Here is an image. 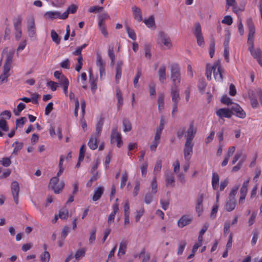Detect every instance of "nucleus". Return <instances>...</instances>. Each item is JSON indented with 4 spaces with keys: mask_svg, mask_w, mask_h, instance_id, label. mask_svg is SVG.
I'll return each instance as SVG.
<instances>
[{
    "mask_svg": "<svg viewBox=\"0 0 262 262\" xmlns=\"http://www.w3.org/2000/svg\"><path fill=\"white\" fill-rule=\"evenodd\" d=\"M247 24L249 29L247 40V43L249 46L248 50L252 56L257 60L259 64L262 67V53L258 49L254 50V35L255 28L251 18L247 19Z\"/></svg>",
    "mask_w": 262,
    "mask_h": 262,
    "instance_id": "1",
    "label": "nucleus"
},
{
    "mask_svg": "<svg viewBox=\"0 0 262 262\" xmlns=\"http://www.w3.org/2000/svg\"><path fill=\"white\" fill-rule=\"evenodd\" d=\"M212 72L216 81H222V69L219 60L213 64L208 63L206 65L205 74L208 80H211Z\"/></svg>",
    "mask_w": 262,
    "mask_h": 262,
    "instance_id": "2",
    "label": "nucleus"
},
{
    "mask_svg": "<svg viewBox=\"0 0 262 262\" xmlns=\"http://www.w3.org/2000/svg\"><path fill=\"white\" fill-rule=\"evenodd\" d=\"M27 32L31 39H36L37 37V27L34 16H30L26 19Z\"/></svg>",
    "mask_w": 262,
    "mask_h": 262,
    "instance_id": "3",
    "label": "nucleus"
},
{
    "mask_svg": "<svg viewBox=\"0 0 262 262\" xmlns=\"http://www.w3.org/2000/svg\"><path fill=\"white\" fill-rule=\"evenodd\" d=\"M248 96L251 105L253 108H255L258 105L257 98L259 99L262 106V91L260 89H258L255 90H249L248 92Z\"/></svg>",
    "mask_w": 262,
    "mask_h": 262,
    "instance_id": "4",
    "label": "nucleus"
},
{
    "mask_svg": "<svg viewBox=\"0 0 262 262\" xmlns=\"http://www.w3.org/2000/svg\"><path fill=\"white\" fill-rule=\"evenodd\" d=\"M171 78L173 86L178 87L181 82L180 67L177 64H173L171 66Z\"/></svg>",
    "mask_w": 262,
    "mask_h": 262,
    "instance_id": "5",
    "label": "nucleus"
},
{
    "mask_svg": "<svg viewBox=\"0 0 262 262\" xmlns=\"http://www.w3.org/2000/svg\"><path fill=\"white\" fill-rule=\"evenodd\" d=\"M157 42L165 49L169 50L172 48V43L170 37L163 32H160L158 36Z\"/></svg>",
    "mask_w": 262,
    "mask_h": 262,
    "instance_id": "6",
    "label": "nucleus"
},
{
    "mask_svg": "<svg viewBox=\"0 0 262 262\" xmlns=\"http://www.w3.org/2000/svg\"><path fill=\"white\" fill-rule=\"evenodd\" d=\"M64 186L63 181H59L57 177H53L50 180L49 187L53 190L55 193H59Z\"/></svg>",
    "mask_w": 262,
    "mask_h": 262,
    "instance_id": "7",
    "label": "nucleus"
},
{
    "mask_svg": "<svg viewBox=\"0 0 262 262\" xmlns=\"http://www.w3.org/2000/svg\"><path fill=\"white\" fill-rule=\"evenodd\" d=\"M66 15V13H61L58 11H49L44 14L43 17L47 20H53L56 19H65Z\"/></svg>",
    "mask_w": 262,
    "mask_h": 262,
    "instance_id": "8",
    "label": "nucleus"
},
{
    "mask_svg": "<svg viewBox=\"0 0 262 262\" xmlns=\"http://www.w3.org/2000/svg\"><path fill=\"white\" fill-rule=\"evenodd\" d=\"M102 123H99L96 127V133L95 135L92 136L88 142L89 147L93 150L96 149L98 147L97 138H98L101 131Z\"/></svg>",
    "mask_w": 262,
    "mask_h": 262,
    "instance_id": "9",
    "label": "nucleus"
},
{
    "mask_svg": "<svg viewBox=\"0 0 262 262\" xmlns=\"http://www.w3.org/2000/svg\"><path fill=\"white\" fill-rule=\"evenodd\" d=\"M14 51L8 50L5 49L2 53V57L5 58L6 61L4 67L10 69L11 65L12 63L13 57L14 55Z\"/></svg>",
    "mask_w": 262,
    "mask_h": 262,
    "instance_id": "10",
    "label": "nucleus"
},
{
    "mask_svg": "<svg viewBox=\"0 0 262 262\" xmlns=\"http://www.w3.org/2000/svg\"><path fill=\"white\" fill-rule=\"evenodd\" d=\"M96 64L98 67L100 78H102L105 74V62L103 61L101 55L98 53L96 56Z\"/></svg>",
    "mask_w": 262,
    "mask_h": 262,
    "instance_id": "11",
    "label": "nucleus"
},
{
    "mask_svg": "<svg viewBox=\"0 0 262 262\" xmlns=\"http://www.w3.org/2000/svg\"><path fill=\"white\" fill-rule=\"evenodd\" d=\"M111 142L113 144L116 143L118 147H120L123 144L121 135L118 132L117 128H115L112 130L111 134Z\"/></svg>",
    "mask_w": 262,
    "mask_h": 262,
    "instance_id": "12",
    "label": "nucleus"
},
{
    "mask_svg": "<svg viewBox=\"0 0 262 262\" xmlns=\"http://www.w3.org/2000/svg\"><path fill=\"white\" fill-rule=\"evenodd\" d=\"M193 144L189 141H186L184 148V157L186 161H189L191 159L193 152Z\"/></svg>",
    "mask_w": 262,
    "mask_h": 262,
    "instance_id": "13",
    "label": "nucleus"
},
{
    "mask_svg": "<svg viewBox=\"0 0 262 262\" xmlns=\"http://www.w3.org/2000/svg\"><path fill=\"white\" fill-rule=\"evenodd\" d=\"M216 115L220 119L224 118H230L233 115L231 109L228 108H221L215 112Z\"/></svg>",
    "mask_w": 262,
    "mask_h": 262,
    "instance_id": "14",
    "label": "nucleus"
},
{
    "mask_svg": "<svg viewBox=\"0 0 262 262\" xmlns=\"http://www.w3.org/2000/svg\"><path fill=\"white\" fill-rule=\"evenodd\" d=\"M196 127L194 126L193 122L189 124V126L186 132V141L192 143V140L196 133Z\"/></svg>",
    "mask_w": 262,
    "mask_h": 262,
    "instance_id": "15",
    "label": "nucleus"
},
{
    "mask_svg": "<svg viewBox=\"0 0 262 262\" xmlns=\"http://www.w3.org/2000/svg\"><path fill=\"white\" fill-rule=\"evenodd\" d=\"M170 95L172 103H178L181 99L180 89L177 86H172L170 90Z\"/></svg>",
    "mask_w": 262,
    "mask_h": 262,
    "instance_id": "16",
    "label": "nucleus"
},
{
    "mask_svg": "<svg viewBox=\"0 0 262 262\" xmlns=\"http://www.w3.org/2000/svg\"><path fill=\"white\" fill-rule=\"evenodd\" d=\"M231 109L233 112V115L235 114L236 117L242 119L246 117V113L238 104H235Z\"/></svg>",
    "mask_w": 262,
    "mask_h": 262,
    "instance_id": "17",
    "label": "nucleus"
},
{
    "mask_svg": "<svg viewBox=\"0 0 262 262\" xmlns=\"http://www.w3.org/2000/svg\"><path fill=\"white\" fill-rule=\"evenodd\" d=\"M19 191V187L18 182L16 181H13L11 184V192L14 200L16 204L18 203Z\"/></svg>",
    "mask_w": 262,
    "mask_h": 262,
    "instance_id": "18",
    "label": "nucleus"
},
{
    "mask_svg": "<svg viewBox=\"0 0 262 262\" xmlns=\"http://www.w3.org/2000/svg\"><path fill=\"white\" fill-rule=\"evenodd\" d=\"M192 218L190 215H182L178 221V226L180 228H183L190 224L192 222Z\"/></svg>",
    "mask_w": 262,
    "mask_h": 262,
    "instance_id": "19",
    "label": "nucleus"
},
{
    "mask_svg": "<svg viewBox=\"0 0 262 262\" xmlns=\"http://www.w3.org/2000/svg\"><path fill=\"white\" fill-rule=\"evenodd\" d=\"M112 208H113V211L108 215V219H107V223L109 226H110L112 223H114L115 215L119 211L118 204L117 203L114 204L112 206Z\"/></svg>",
    "mask_w": 262,
    "mask_h": 262,
    "instance_id": "20",
    "label": "nucleus"
},
{
    "mask_svg": "<svg viewBox=\"0 0 262 262\" xmlns=\"http://www.w3.org/2000/svg\"><path fill=\"white\" fill-rule=\"evenodd\" d=\"M133 14L135 19L138 22H141L143 20V16L141 9L136 6L132 8Z\"/></svg>",
    "mask_w": 262,
    "mask_h": 262,
    "instance_id": "21",
    "label": "nucleus"
},
{
    "mask_svg": "<svg viewBox=\"0 0 262 262\" xmlns=\"http://www.w3.org/2000/svg\"><path fill=\"white\" fill-rule=\"evenodd\" d=\"M123 61L122 60H119L116 63L115 67L116 76L115 79L117 82H118L121 77L122 74V66H123Z\"/></svg>",
    "mask_w": 262,
    "mask_h": 262,
    "instance_id": "22",
    "label": "nucleus"
},
{
    "mask_svg": "<svg viewBox=\"0 0 262 262\" xmlns=\"http://www.w3.org/2000/svg\"><path fill=\"white\" fill-rule=\"evenodd\" d=\"M236 206V201L235 199H228L224 206L225 209L228 212L233 211Z\"/></svg>",
    "mask_w": 262,
    "mask_h": 262,
    "instance_id": "23",
    "label": "nucleus"
},
{
    "mask_svg": "<svg viewBox=\"0 0 262 262\" xmlns=\"http://www.w3.org/2000/svg\"><path fill=\"white\" fill-rule=\"evenodd\" d=\"M89 82L91 85V90L93 94H95L97 89V78L93 77L91 71L89 72Z\"/></svg>",
    "mask_w": 262,
    "mask_h": 262,
    "instance_id": "24",
    "label": "nucleus"
},
{
    "mask_svg": "<svg viewBox=\"0 0 262 262\" xmlns=\"http://www.w3.org/2000/svg\"><path fill=\"white\" fill-rule=\"evenodd\" d=\"M104 192V187L100 186L98 187L94 191L93 196V200L97 201L100 199Z\"/></svg>",
    "mask_w": 262,
    "mask_h": 262,
    "instance_id": "25",
    "label": "nucleus"
},
{
    "mask_svg": "<svg viewBox=\"0 0 262 262\" xmlns=\"http://www.w3.org/2000/svg\"><path fill=\"white\" fill-rule=\"evenodd\" d=\"M24 144L21 142H19L17 141L15 142L12 144V146L14 147L13 151L11 154V157L13 156H16L18 154L19 151L23 148Z\"/></svg>",
    "mask_w": 262,
    "mask_h": 262,
    "instance_id": "26",
    "label": "nucleus"
},
{
    "mask_svg": "<svg viewBox=\"0 0 262 262\" xmlns=\"http://www.w3.org/2000/svg\"><path fill=\"white\" fill-rule=\"evenodd\" d=\"M166 67L162 66L160 67L158 71L159 80L162 83H164L166 80Z\"/></svg>",
    "mask_w": 262,
    "mask_h": 262,
    "instance_id": "27",
    "label": "nucleus"
},
{
    "mask_svg": "<svg viewBox=\"0 0 262 262\" xmlns=\"http://www.w3.org/2000/svg\"><path fill=\"white\" fill-rule=\"evenodd\" d=\"M143 22L147 27L151 29L156 28L155 19L153 16H150L148 18L144 19Z\"/></svg>",
    "mask_w": 262,
    "mask_h": 262,
    "instance_id": "28",
    "label": "nucleus"
},
{
    "mask_svg": "<svg viewBox=\"0 0 262 262\" xmlns=\"http://www.w3.org/2000/svg\"><path fill=\"white\" fill-rule=\"evenodd\" d=\"M127 248V243L125 241H122L120 243L119 248L117 256L119 258H121L123 256Z\"/></svg>",
    "mask_w": 262,
    "mask_h": 262,
    "instance_id": "29",
    "label": "nucleus"
},
{
    "mask_svg": "<svg viewBox=\"0 0 262 262\" xmlns=\"http://www.w3.org/2000/svg\"><path fill=\"white\" fill-rule=\"evenodd\" d=\"M10 70V69H9L8 68H3V72L0 75V84H2L7 81L9 75V72Z\"/></svg>",
    "mask_w": 262,
    "mask_h": 262,
    "instance_id": "30",
    "label": "nucleus"
},
{
    "mask_svg": "<svg viewBox=\"0 0 262 262\" xmlns=\"http://www.w3.org/2000/svg\"><path fill=\"white\" fill-rule=\"evenodd\" d=\"M219 176L216 173H213L212 176L211 185L214 190H217L219 188Z\"/></svg>",
    "mask_w": 262,
    "mask_h": 262,
    "instance_id": "31",
    "label": "nucleus"
},
{
    "mask_svg": "<svg viewBox=\"0 0 262 262\" xmlns=\"http://www.w3.org/2000/svg\"><path fill=\"white\" fill-rule=\"evenodd\" d=\"M164 98L165 96L163 94H161L158 97V105L159 112H162L164 108Z\"/></svg>",
    "mask_w": 262,
    "mask_h": 262,
    "instance_id": "32",
    "label": "nucleus"
},
{
    "mask_svg": "<svg viewBox=\"0 0 262 262\" xmlns=\"http://www.w3.org/2000/svg\"><path fill=\"white\" fill-rule=\"evenodd\" d=\"M158 185L157 182V179L156 177L152 178V180L150 185V193L152 194H155L157 192Z\"/></svg>",
    "mask_w": 262,
    "mask_h": 262,
    "instance_id": "33",
    "label": "nucleus"
},
{
    "mask_svg": "<svg viewBox=\"0 0 262 262\" xmlns=\"http://www.w3.org/2000/svg\"><path fill=\"white\" fill-rule=\"evenodd\" d=\"M166 185L167 186H174V178L171 173L166 174L165 176Z\"/></svg>",
    "mask_w": 262,
    "mask_h": 262,
    "instance_id": "34",
    "label": "nucleus"
},
{
    "mask_svg": "<svg viewBox=\"0 0 262 262\" xmlns=\"http://www.w3.org/2000/svg\"><path fill=\"white\" fill-rule=\"evenodd\" d=\"M78 7L76 5L72 4L68 7L67 10L63 13H66L65 19L68 18L69 13L74 14L77 10Z\"/></svg>",
    "mask_w": 262,
    "mask_h": 262,
    "instance_id": "35",
    "label": "nucleus"
},
{
    "mask_svg": "<svg viewBox=\"0 0 262 262\" xmlns=\"http://www.w3.org/2000/svg\"><path fill=\"white\" fill-rule=\"evenodd\" d=\"M23 17L21 16H18L14 18L13 20V25L15 29H21V24Z\"/></svg>",
    "mask_w": 262,
    "mask_h": 262,
    "instance_id": "36",
    "label": "nucleus"
},
{
    "mask_svg": "<svg viewBox=\"0 0 262 262\" xmlns=\"http://www.w3.org/2000/svg\"><path fill=\"white\" fill-rule=\"evenodd\" d=\"M64 160H65V157L63 156V155L60 156V159H59V169L57 173V177H56L57 178L58 177H59L63 173V172L64 170V167H63V162Z\"/></svg>",
    "mask_w": 262,
    "mask_h": 262,
    "instance_id": "37",
    "label": "nucleus"
},
{
    "mask_svg": "<svg viewBox=\"0 0 262 262\" xmlns=\"http://www.w3.org/2000/svg\"><path fill=\"white\" fill-rule=\"evenodd\" d=\"M247 190H248V189H247V188H242V187L241 188L240 191H239L241 196L238 200V203L239 204H242L244 203L245 198H246V195H247Z\"/></svg>",
    "mask_w": 262,
    "mask_h": 262,
    "instance_id": "38",
    "label": "nucleus"
},
{
    "mask_svg": "<svg viewBox=\"0 0 262 262\" xmlns=\"http://www.w3.org/2000/svg\"><path fill=\"white\" fill-rule=\"evenodd\" d=\"M162 162L161 160L156 161L153 171L155 176L157 175L160 172L162 168Z\"/></svg>",
    "mask_w": 262,
    "mask_h": 262,
    "instance_id": "39",
    "label": "nucleus"
},
{
    "mask_svg": "<svg viewBox=\"0 0 262 262\" xmlns=\"http://www.w3.org/2000/svg\"><path fill=\"white\" fill-rule=\"evenodd\" d=\"M86 249L84 248L78 249L75 254V257L76 259L79 260L83 258L85 256Z\"/></svg>",
    "mask_w": 262,
    "mask_h": 262,
    "instance_id": "40",
    "label": "nucleus"
},
{
    "mask_svg": "<svg viewBox=\"0 0 262 262\" xmlns=\"http://www.w3.org/2000/svg\"><path fill=\"white\" fill-rule=\"evenodd\" d=\"M125 27L128 37L130 39L135 40L136 39V34L135 31L131 29L128 25H125Z\"/></svg>",
    "mask_w": 262,
    "mask_h": 262,
    "instance_id": "41",
    "label": "nucleus"
},
{
    "mask_svg": "<svg viewBox=\"0 0 262 262\" xmlns=\"http://www.w3.org/2000/svg\"><path fill=\"white\" fill-rule=\"evenodd\" d=\"M116 97L118 100L117 107L119 109L120 107H122L123 105V100L122 97L121 91L119 89L116 90Z\"/></svg>",
    "mask_w": 262,
    "mask_h": 262,
    "instance_id": "42",
    "label": "nucleus"
},
{
    "mask_svg": "<svg viewBox=\"0 0 262 262\" xmlns=\"http://www.w3.org/2000/svg\"><path fill=\"white\" fill-rule=\"evenodd\" d=\"M141 176L142 177H146L147 173L148 163L147 162H144L141 164L140 166Z\"/></svg>",
    "mask_w": 262,
    "mask_h": 262,
    "instance_id": "43",
    "label": "nucleus"
},
{
    "mask_svg": "<svg viewBox=\"0 0 262 262\" xmlns=\"http://www.w3.org/2000/svg\"><path fill=\"white\" fill-rule=\"evenodd\" d=\"M128 177V174L126 171H124L122 174L121 177V184H120V188L123 189L126 183Z\"/></svg>",
    "mask_w": 262,
    "mask_h": 262,
    "instance_id": "44",
    "label": "nucleus"
},
{
    "mask_svg": "<svg viewBox=\"0 0 262 262\" xmlns=\"http://www.w3.org/2000/svg\"><path fill=\"white\" fill-rule=\"evenodd\" d=\"M51 37L52 40L56 44H59L60 41V39L56 32V31L54 30H52L51 31Z\"/></svg>",
    "mask_w": 262,
    "mask_h": 262,
    "instance_id": "45",
    "label": "nucleus"
},
{
    "mask_svg": "<svg viewBox=\"0 0 262 262\" xmlns=\"http://www.w3.org/2000/svg\"><path fill=\"white\" fill-rule=\"evenodd\" d=\"M231 33L229 30H225V40L224 42V47H229V43L230 39Z\"/></svg>",
    "mask_w": 262,
    "mask_h": 262,
    "instance_id": "46",
    "label": "nucleus"
},
{
    "mask_svg": "<svg viewBox=\"0 0 262 262\" xmlns=\"http://www.w3.org/2000/svg\"><path fill=\"white\" fill-rule=\"evenodd\" d=\"M58 216L62 220L68 219L69 216V212L68 209L66 208H63L59 210Z\"/></svg>",
    "mask_w": 262,
    "mask_h": 262,
    "instance_id": "47",
    "label": "nucleus"
},
{
    "mask_svg": "<svg viewBox=\"0 0 262 262\" xmlns=\"http://www.w3.org/2000/svg\"><path fill=\"white\" fill-rule=\"evenodd\" d=\"M110 18V16L106 13H103L98 16V24H105L104 20Z\"/></svg>",
    "mask_w": 262,
    "mask_h": 262,
    "instance_id": "48",
    "label": "nucleus"
},
{
    "mask_svg": "<svg viewBox=\"0 0 262 262\" xmlns=\"http://www.w3.org/2000/svg\"><path fill=\"white\" fill-rule=\"evenodd\" d=\"M238 188H239V186L238 185H236V186L233 187L231 189V190L229 194L228 199H235V196L237 193Z\"/></svg>",
    "mask_w": 262,
    "mask_h": 262,
    "instance_id": "49",
    "label": "nucleus"
},
{
    "mask_svg": "<svg viewBox=\"0 0 262 262\" xmlns=\"http://www.w3.org/2000/svg\"><path fill=\"white\" fill-rule=\"evenodd\" d=\"M99 30L101 33L105 37H107L108 34L107 31L105 24H98Z\"/></svg>",
    "mask_w": 262,
    "mask_h": 262,
    "instance_id": "50",
    "label": "nucleus"
},
{
    "mask_svg": "<svg viewBox=\"0 0 262 262\" xmlns=\"http://www.w3.org/2000/svg\"><path fill=\"white\" fill-rule=\"evenodd\" d=\"M11 157H5L0 160V163L5 167H8L11 164Z\"/></svg>",
    "mask_w": 262,
    "mask_h": 262,
    "instance_id": "51",
    "label": "nucleus"
},
{
    "mask_svg": "<svg viewBox=\"0 0 262 262\" xmlns=\"http://www.w3.org/2000/svg\"><path fill=\"white\" fill-rule=\"evenodd\" d=\"M123 131L124 132H128L131 130L132 125L131 123L128 120H124L123 121Z\"/></svg>",
    "mask_w": 262,
    "mask_h": 262,
    "instance_id": "52",
    "label": "nucleus"
},
{
    "mask_svg": "<svg viewBox=\"0 0 262 262\" xmlns=\"http://www.w3.org/2000/svg\"><path fill=\"white\" fill-rule=\"evenodd\" d=\"M193 33L195 36L202 35L201 26L199 23H196L195 24Z\"/></svg>",
    "mask_w": 262,
    "mask_h": 262,
    "instance_id": "53",
    "label": "nucleus"
},
{
    "mask_svg": "<svg viewBox=\"0 0 262 262\" xmlns=\"http://www.w3.org/2000/svg\"><path fill=\"white\" fill-rule=\"evenodd\" d=\"M103 10V7L95 6L91 7L89 9L88 11L90 13H97L101 12Z\"/></svg>",
    "mask_w": 262,
    "mask_h": 262,
    "instance_id": "54",
    "label": "nucleus"
},
{
    "mask_svg": "<svg viewBox=\"0 0 262 262\" xmlns=\"http://www.w3.org/2000/svg\"><path fill=\"white\" fill-rule=\"evenodd\" d=\"M0 129L5 132H7L9 129L7 121L5 119H0Z\"/></svg>",
    "mask_w": 262,
    "mask_h": 262,
    "instance_id": "55",
    "label": "nucleus"
},
{
    "mask_svg": "<svg viewBox=\"0 0 262 262\" xmlns=\"http://www.w3.org/2000/svg\"><path fill=\"white\" fill-rule=\"evenodd\" d=\"M108 56L111 60V64H114L115 59L113 47H110L108 50Z\"/></svg>",
    "mask_w": 262,
    "mask_h": 262,
    "instance_id": "56",
    "label": "nucleus"
},
{
    "mask_svg": "<svg viewBox=\"0 0 262 262\" xmlns=\"http://www.w3.org/2000/svg\"><path fill=\"white\" fill-rule=\"evenodd\" d=\"M222 23L227 25H231L233 23L232 17L230 15H226L222 20Z\"/></svg>",
    "mask_w": 262,
    "mask_h": 262,
    "instance_id": "57",
    "label": "nucleus"
},
{
    "mask_svg": "<svg viewBox=\"0 0 262 262\" xmlns=\"http://www.w3.org/2000/svg\"><path fill=\"white\" fill-rule=\"evenodd\" d=\"M40 258L42 262H49L50 258V255L48 251H46L40 255Z\"/></svg>",
    "mask_w": 262,
    "mask_h": 262,
    "instance_id": "58",
    "label": "nucleus"
},
{
    "mask_svg": "<svg viewBox=\"0 0 262 262\" xmlns=\"http://www.w3.org/2000/svg\"><path fill=\"white\" fill-rule=\"evenodd\" d=\"M186 243L185 241L181 242L178 245V249L177 254L178 255H181L185 249Z\"/></svg>",
    "mask_w": 262,
    "mask_h": 262,
    "instance_id": "59",
    "label": "nucleus"
},
{
    "mask_svg": "<svg viewBox=\"0 0 262 262\" xmlns=\"http://www.w3.org/2000/svg\"><path fill=\"white\" fill-rule=\"evenodd\" d=\"M144 212V209L141 207L139 210H137L136 212L135 220L136 221L139 222L141 217L143 215Z\"/></svg>",
    "mask_w": 262,
    "mask_h": 262,
    "instance_id": "60",
    "label": "nucleus"
},
{
    "mask_svg": "<svg viewBox=\"0 0 262 262\" xmlns=\"http://www.w3.org/2000/svg\"><path fill=\"white\" fill-rule=\"evenodd\" d=\"M96 230H92L89 234V241L90 244H92L94 243L96 239Z\"/></svg>",
    "mask_w": 262,
    "mask_h": 262,
    "instance_id": "61",
    "label": "nucleus"
},
{
    "mask_svg": "<svg viewBox=\"0 0 262 262\" xmlns=\"http://www.w3.org/2000/svg\"><path fill=\"white\" fill-rule=\"evenodd\" d=\"M141 76V72L140 70H138L136 74V75L135 76V78L134 79V85L135 88L138 87V81L140 78V77Z\"/></svg>",
    "mask_w": 262,
    "mask_h": 262,
    "instance_id": "62",
    "label": "nucleus"
},
{
    "mask_svg": "<svg viewBox=\"0 0 262 262\" xmlns=\"http://www.w3.org/2000/svg\"><path fill=\"white\" fill-rule=\"evenodd\" d=\"M26 46H27V40L26 39L23 40L22 41H21L19 42V43L18 45V46L17 48V52H20L22 51L25 48Z\"/></svg>",
    "mask_w": 262,
    "mask_h": 262,
    "instance_id": "63",
    "label": "nucleus"
},
{
    "mask_svg": "<svg viewBox=\"0 0 262 262\" xmlns=\"http://www.w3.org/2000/svg\"><path fill=\"white\" fill-rule=\"evenodd\" d=\"M149 92L150 94V96L151 98H154L156 95V92L155 90V85L154 83H151L149 85Z\"/></svg>",
    "mask_w": 262,
    "mask_h": 262,
    "instance_id": "64",
    "label": "nucleus"
}]
</instances>
